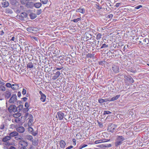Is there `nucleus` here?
<instances>
[{"label": "nucleus", "instance_id": "nucleus-5", "mask_svg": "<svg viewBox=\"0 0 149 149\" xmlns=\"http://www.w3.org/2000/svg\"><path fill=\"white\" fill-rule=\"evenodd\" d=\"M8 109L10 112L13 111L15 112L18 111L17 107L15 105L10 106L8 108Z\"/></svg>", "mask_w": 149, "mask_h": 149}, {"label": "nucleus", "instance_id": "nucleus-57", "mask_svg": "<svg viewBox=\"0 0 149 149\" xmlns=\"http://www.w3.org/2000/svg\"><path fill=\"white\" fill-rule=\"evenodd\" d=\"M128 45H125L123 47V50L124 51H125V50L127 49V48L128 47Z\"/></svg>", "mask_w": 149, "mask_h": 149}, {"label": "nucleus", "instance_id": "nucleus-2", "mask_svg": "<svg viewBox=\"0 0 149 149\" xmlns=\"http://www.w3.org/2000/svg\"><path fill=\"white\" fill-rule=\"evenodd\" d=\"M117 127V125L114 124L112 123L108 125L107 130L109 132H114L115 130V129Z\"/></svg>", "mask_w": 149, "mask_h": 149}, {"label": "nucleus", "instance_id": "nucleus-35", "mask_svg": "<svg viewBox=\"0 0 149 149\" xmlns=\"http://www.w3.org/2000/svg\"><path fill=\"white\" fill-rule=\"evenodd\" d=\"M143 42H144V44L146 45L148 44L149 42V39L148 38H146L143 40Z\"/></svg>", "mask_w": 149, "mask_h": 149}, {"label": "nucleus", "instance_id": "nucleus-52", "mask_svg": "<svg viewBox=\"0 0 149 149\" xmlns=\"http://www.w3.org/2000/svg\"><path fill=\"white\" fill-rule=\"evenodd\" d=\"M28 130L30 132H31V133L33 131V130L32 127H29L28 128Z\"/></svg>", "mask_w": 149, "mask_h": 149}, {"label": "nucleus", "instance_id": "nucleus-64", "mask_svg": "<svg viewBox=\"0 0 149 149\" xmlns=\"http://www.w3.org/2000/svg\"><path fill=\"white\" fill-rule=\"evenodd\" d=\"M73 148V146H70L67 148L65 149H70Z\"/></svg>", "mask_w": 149, "mask_h": 149}, {"label": "nucleus", "instance_id": "nucleus-37", "mask_svg": "<svg viewBox=\"0 0 149 149\" xmlns=\"http://www.w3.org/2000/svg\"><path fill=\"white\" fill-rule=\"evenodd\" d=\"M108 47V45L107 44H103L101 46L100 48L102 49L103 48H106Z\"/></svg>", "mask_w": 149, "mask_h": 149}, {"label": "nucleus", "instance_id": "nucleus-61", "mask_svg": "<svg viewBox=\"0 0 149 149\" xmlns=\"http://www.w3.org/2000/svg\"><path fill=\"white\" fill-rule=\"evenodd\" d=\"M63 68H55L54 69V71L57 70H60Z\"/></svg>", "mask_w": 149, "mask_h": 149}, {"label": "nucleus", "instance_id": "nucleus-8", "mask_svg": "<svg viewBox=\"0 0 149 149\" xmlns=\"http://www.w3.org/2000/svg\"><path fill=\"white\" fill-rule=\"evenodd\" d=\"M29 117L28 118V119H29V121L28 122V125L29 126H31L33 122V117L32 115L29 114Z\"/></svg>", "mask_w": 149, "mask_h": 149}, {"label": "nucleus", "instance_id": "nucleus-13", "mask_svg": "<svg viewBox=\"0 0 149 149\" xmlns=\"http://www.w3.org/2000/svg\"><path fill=\"white\" fill-rule=\"evenodd\" d=\"M2 6L3 8L7 7L9 6V3L6 1H3L2 3Z\"/></svg>", "mask_w": 149, "mask_h": 149}, {"label": "nucleus", "instance_id": "nucleus-25", "mask_svg": "<svg viewBox=\"0 0 149 149\" xmlns=\"http://www.w3.org/2000/svg\"><path fill=\"white\" fill-rule=\"evenodd\" d=\"M120 96V95H117L110 99V101H114L117 100Z\"/></svg>", "mask_w": 149, "mask_h": 149}, {"label": "nucleus", "instance_id": "nucleus-10", "mask_svg": "<svg viewBox=\"0 0 149 149\" xmlns=\"http://www.w3.org/2000/svg\"><path fill=\"white\" fill-rule=\"evenodd\" d=\"M26 6L27 8H32L34 6V3L32 2H28L26 4Z\"/></svg>", "mask_w": 149, "mask_h": 149}, {"label": "nucleus", "instance_id": "nucleus-11", "mask_svg": "<svg viewBox=\"0 0 149 149\" xmlns=\"http://www.w3.org/2000/svg\"><path fill=\"white\" fill-rule=\"evenodd\" d=\"M54 74L55 75L53 76L52 79L54 80L57 79L59 77L61 74L59 71H57L56 73H54Z\"/></svg>", "mask_w": 149, "mask_h": 149}, {"label": "nucleus", "instance_id": "nucleus-48", "mask_svg": "<svg viewBox=\"0 0 149 149\" xmlns=\"http://www.w3.org/2000/svg\"><path fill=\"white\" fill-rule=\"evenodd\" d=\"M81 20V18H78L77 19H75L73 20V21L74 22H77L78 21Z\"/></svg>", "mask_w": 149, "mask_h": 149}, {"label": "nucleus", "instance_id": "nucleus-41", "mask_svg": "<svg viewBox=\"0 0 149 149\" xmlns=\"http://www.w3.org/2000/svg\"><path fill=\"white\" fill-rule=\"evenodd\" d=\"M111 113L109 111H104L103 113V115H105L106 114H109L110 113Z\"/></svg>", "mask_w": 149, "mask_h": 149}, {"label": "nucleus", "instance_id": "nucleus-45", "mask_svg": "<svg viewBox=\"0 0 149 149\" xmlns=\"http://www.w3.org/2000/svg\"><path fill=\"white\" fill-rule=\"evenodd\" d=\"M98 101L100 103H102L103 102H104V99L102 98L99 99Z\"/></svg>", "mask_w": 149, "mask_h": 149}, {"label": "nucleus", "instance_id": "nucleus-24", "mask_svg": "<svg viewBox=\"0 0 149 149\" xmlns=\"http://www.w3.org/2000/svg\"><path fill=\"white\" fill-rule=\"evenodd\" d=\"M42 4L40 2L36 3H34V6L37 8H39L41 6Z\"/></svg>", "mask_w": 149, "mask_h": 149}, {"label": "nucleus", "instance_id": "nucleus-32", "mask_svg": "<svg viewBox=\"0 0 149 149\" xmlns=\"http://www.w3.org/2000/svg\"><path fill=\"white\" fill-rule=\"evenodd\" d=\"M102 35L100 33H98L97 34L96 36V38L97 40H99L102 37Z\"/></svg>", "mask_w": 149, "mask_h": 149}, {"label": "nucleus", "instance_id": "nucleus-15", "mask_svg": "<svg viewBox=\"0 0 149 149\" xmlns=\"http://www.w3.org/2000/svg\"><path fill=\"white\" fill-rule=\"evenodd\" d=\"M85 36L86 37L87 40H91L92 38V35L88 32H86L85 33Z\"/></svg>", "mask_w": 149, "mask_h": 149}, {"label": "nucleus", "instance_id": "nucleus-40", "mask_svg": "<svg viewBox=\"0 0 149 149\" xmlns=\"http://www.w3.org/2000/svg\"><path fill=\"white\" fill-rule=\"evenodd\" d=\"M42 12V10L41 9H40L36 11V14L37 15H39Z\"/></svg>", "mask_w": 149, "mask_h": 149}, {"label": "nucleus", "instance_id": "nucleus-28", "mask_svg": "<svg viewBox=\"0 0 149 149\" xmlns=\"http://www.w3.org/2000/svg\"><path fill=\"white\" fill-rule=\"evenodd\" d=\"M23 108V105H19L17 107V110L18 112H20L22 110Z\"/></svg>", "mask_w": 149, "mask_h": 149}, {"label": "nucleus", "instance_id": "nucleus-12", "mask_svg": "<svg viewBox=\"0 0 149 149\" xmlns=\"http://www.w3.org/2000/svg\"><path fill=\"white\" fill-rule=\"evenodd\" d=\"M19 87V84H13L12 85L11 88L13 90H15L18 89Z\"/></svg>", "mask_w": 149, "mask_h": 149}, {"label": "nucleus", "instance_id": "nucleus-7", "mask_svg": "<svg viewBox=\"0 0 149 149\" xmlns=\"http://www.w3.org/2000/svg\"><path fill=\"white\" fill-rule=\"evenodd\" d=\"M39 94L41 96V97L40 98V100L42 102H45L46 99V96L41 91H39Z\"/></svg>", "mask_w": 149, "mask_h": 149}, {"label": "nucleus", "instance_id": "nucleus-31", "mask_svg": "<svg viewBox=\"0 0 149 149\" xmlns=\"http://www.w3.org/2000/svg\"><path fill=\"white\" fill-rule=\"evenodd\" d=\"M6 90V88L3 85L0 86V91H4Z\"/></svg>", "mask_w": 149, "mask_h": 149}, {"label": "nucleus", "instance_id": "nucleus-46", "mask_svg": "<svg viewBox=\"0 0 149 149\" xmlns=\"http://www.w3.org/2000/svg\"><path fill=\"white\" fill-rule=\"evenodd\" d=\"M10 40L13 41L15 42H17V40L16 38H15V37L13 36L12 38Z\"/></svg>", "mask_w": 149, "mask_h": 149}, {"label": "nucleus", "instance_id": "nucleus-55", "mask_svg": "<svg viewBox=\"0 0 149 149\" xmlns=\"http://www.w3.org/2000/svg\"><path fill=\"white\" fill-rule=\"evenodd\" d=\"M25 107L26 108H28L29 107V104L28 103L26 102L25 104Z\"/></svg>", "mask_w": 149, "mask_h": 149}, {"label": "nucleus", "instance_id": "nucleus-9", "mask_svg": "<svg viewBox=\"0 0 149 149\" xmlns=\"http://www.w3.org/2000/svg\"><path fill=\"white\" fill-rule=\"evenodd\" d=\"M16 130L19 133H22L24 131L25 129L23 126H20L17 128Z\"/></svg>", "mask_w": 149, "mask_h": 149}, {"label": "nucleus", "instance_id": "nucleus-21", "mask_svg": "<svg viewBox=\"0 0 149 149\" xmlns=\"http://www.w3.org/2000/svg\"><path fill=\"white\" fill-rule=\"evenodd\" d=\"M25 138L30 141H32L33 139V136L30 135H27L25 136Z\"/></svg>", "mask_w": 149, "mask_h": 149}, {"label": "nucleus", "instance_id": "nucleus-51", "mask_svg": "<svg viewBox=\"0 0 149 149\" xmlns=\"http://www.w3.org/2000/svg\"><path fill=\"white\" fill-rule=\"evenodd\" d=\"M110 141V139H101L102 143L108 142V141Z\"/></svg>", "mask_w": 149, "mask_h": 149}, {"label": "nucleus", "instance_id": "nucleus-43", "mask_svg": "<svg viewBox=\"0 0 149 149\" xmlns=\"http://www.w3.org/2000/svg\"><path fill=\"white\" fill-rule=\"evenodd\" d=\"M31 134L33 136H36L38 134V132L37 131L36 132H33V131L31 133Z\"/></svg>", "mask_w": 149, "mask_h": 149}, {"label": "nucleus", "instance_id": "nucleus-27", "mask_svg": "<svg viewBox=\"0 0 149 149\" xmlns=\"http://www.w3.org/2000/svg\"><path fill=\"white\" fill-rule=\"evenodd\" d=\"M127 79L128 81L131 83H133L134 82V80L133 79L131 76L128 77Z\"/></svg>", "mask_w": 149, "mask_h": 149}, {"label": "nucleus", "instance_id": "nucleus-17", "mask_svg": "<svg viewBox=\"0 0 149 149\" xmlns=\"http://www.w3.org/2000/svg\"><path fill=\"white\" fill-rule=\"evenodd\" d=\"M18 135V133L16 131H13L10 133L9 134L10 137H13L15 136H17Z\"/></svg>", "mask_w": 149, "mask_h": 149}, {"label": "nucleus", "instance_id": "nucleus-63", "mask_svg": "<svg viewBox=\"0 0 149 149\" xmlns=\"http://www.w3.org/2000/svg\"><path fill=\"white\" fill-rule=\"evenodd\" d=\"M21 93L20 91H19L17 93V96L19 97H20L21 96Z\"/></svg>", "mask_w": 149, "mask_h": 149}, {"label": "nucleus", "instance_id": "nucleus-58", "mask_svg": "<svg viewBox=\"0 0 149 149\" xmlns=\"http://www.w3.org/2000/svg\"><path fill=\"white\" fill-rule=\"evenodd\" d=\"M4 125L3 124H1L0 126V129L3 130L4 128Z\"/></svg>", "mask_w": 149, "mask_h": 149}, {"label": "nucleus", "instance_id": "nucleus-38", "mask_svg": "<svg viewBox=\"0 0 149 149\" xmlns=\"http://www.w3.org/2000/svg\"><path fill=\"white\" fill-rule=\"evenodd\" d=\"M104 148L111 147V145L110 144H104Z\"/></svg>", "mask_w": 149, "mask_h": 149}, {"label": "nucleus", "instance_id": "nucleus-33", "mask_svg": "<svg viewBox=\"0 0 149 149\" xmlns=\"http://www.w3.org/2000/svg\"><path fill=\"white\" fill-rule=\"evenodd\" d=\"M129 70L131 72L133 73H135L136 71V70L135 69L131 67L130 68V69H129Z\"/></svg>", "mask_w": 149, "mask_h": 149}, {"label": "nucleus", "instance_id": "nucleus-1", "mask_svg": "<svg viewBox=\"0 0 149 149\" xmlns=\"http://www.w3.org/2000/svg\"><path fill=\"white\" fill-rule=\"evenodd\" d=\"M125 140V139L123 136H118L115 143V146L117 147L118 146L121 145L122 143V142Z\"/></svg>", "mask_w": 149, "mask_h": 149}, {"label": "nucleus", "instance_id": "nucleus-53", "mask_svg": "<svg viewBox=\"0 0 149 149\" xmlns=\"http://www.w3.org/2000/svg\"><path fill=\"white\" fill-rule=\"evenodd\" d=\"M142 7V6L141 5H138L135 7L134 8L136 9H139L141 8Z\"/></svg>", "mask_w": 149, "mask_h": 149}, {"label": "nucleus", "instance_id": "nucleus-62", "mask_svg": "<svg viewBox=\"0 0 149 149\" xmlns=\"http://www.w3.org/2000/svg\"><path fill=\"white\" fill-rule=\"evenodd\" d=\"M104 144H102V145H99L98 146L100 147V148H104Z\"/></svg>", "mask_w": 149, "mask_h": 149}, {"label": "nucleus", "instance_id": "nucleus-39", "mask_svg": "<svg viewBox=\"0 0 149 149\" xmlns=\"http://www.w3.org/2000/svg\"><path fill=\"white\" fill-rule=\"evenodd\" d=\"M21 115V114L20 113H15L13 115V116L15 117H18L20 116Z\"/></svg>", "mask_w": 149, "mask_h": 149}, {"label": "nucleus", "instance_id": "nucleus-26", "mask_svg": "<svg viewBox=\"0 0 149 149\" xmlns=\"http://www.w3.org/2000/svg\"><path fill=\"white\" fill-rule=\"evenodd\" d=\"M10 3L13 5H16L17 2L16 0H10Z\"/></svg>", "mask_w": 149, "mask_h": 149}, {"label": "nucleus", "instance_id": "nucleus-3", "mask_svg": "<svg viewBox=\"0 0 149 149\" xmlns=\"http://www.w3.org/2000/svg\"><path fill=\"white\" fill-rule=\"evenodd\" d=\"M17 96L16 95L13 94L10 98L9 102L10 103H14L17 102Z\"/></svg>", "mask_w": 149, "mask_h": 149}, {"label": "nucleus", "instance_id": "nucleus-47", "mask_svg": "<svg viewBox=\"0 0 149 149\" xmlns=\"http://www.w3.org/2000/svg\"><path fill=\"white\" fill-rule=\"evenodd\" d=\"M40 1L43 4H46L47 2V0H40Z\"/></svg>", "mask_w": 149, "mask_h": 149}, {"label": "nucleus", "instance_id": "nucleus-44", "mask_svg": "<svg viewBox=\"0 0 149 149\" xmlns=\"http://www.w3.org/2000/svg\"><path fill=\"white\" fill-rule=\"evenodd\" d=\"M29 110V109L28 108H24L22 109V111L23 112L25 113L26 112L28 111Z\"/></svg>", "mask_w": 149, "mask_h": 149}, {"label": "nucleus", "instance_id": "nucleus-14", "mask_svg": "<svg viewBox=\"0 0 149 149\" xmlns=\"http://www.w3.org/2000/svg\"><path fill=\"white\" fill-rule=\"evenodd\" d=\"M112 70L115 73H118L119 72L118 67L115 65H113L112 67Z\"/></svg>", "mask_w": 149, "mask_h": 149}, {"label": "nucleus", "instance_id": "nucleus-6", "mask_svg": "<svg viewBox=\"0 0 149 149\" xmlns=\"http://www.w3.org/2000/svg\"><path fill=\"white\" fill-rule=\"evenodd\" d=\"M58 119L60 120H62L65 116L64 114L61 111H59L57 113Z\"/></svg>", "mask_w": 149, "mask_h": 149}, {"label": "nucleus", "instance_id": "nucleus-36", "mask_svg": "<svg viewBox=\"0 0 149 149\" xmlns=\"http://www.w3.org/2000/svg\"><path fill=\"white\" fill-rule=\"evenodd\" d=\"M21 15L23 17L26 18L27 17V14L25 13H21Z\"/></svg>", "mask_w": 149, "mask_h": 149}, {"label": "nucleus", "instance_id": "nucleus-30", "mask_svg": "<svg viewBox=\"0 0 149 149\" xmlns=\"http://www.w3.org/2000/svg\"><path fill=\"white\" fill-rule=\"evenodd\" d=\"M27 67L29 68H33V63L31 62L28 63L27 65Z\"/></svg>", "mask_w": 149, "mask_h": 149}, {"label": "nucleus", "instance_id": "nucleus-20", "mask_svg": "<svg viewBox=\"0 0 149 149\" xmlns=\"http://www.w3.org/2000/svg\"><path fill=\"white\" fill-rule=\"evenodd\" d=\"M85 10L84 8H79L77 9L76 10L77 12H80L82 14H84L85 13Z\"/></svg>", "mask_w": 149, "mask_h": 149}, {"label": "nucleus", "instance_id": "nucleus-56", "mask_svg": "<svg viewBox=\"0 0 149 149\" xmlns=\"http://www.w3.org/2000/svg\"><path fill=\"white\" fill-rule=\"evenodd\" d=\"M95 144H98L102 143L101 140H96L95 141Z\"/></svg>", "mask_w": 149, "mask_h": 149}, {"label": "nucleus", "instance_id": "nucleus-4", "mask_svg": "<svg viewBox=\"0 0 149 149\" xmlns=\"http://www.w3.org/2000/svg\"><path fill=\"white\" fill-rule=\"evenodd\" d=\"M19 143L22 146L20 149H27L26 147L28 146L27 142L22 141L19 142Z\"/></svg>", "mask_w": 149, "mask_h": 149}, {"label": "nucleus", "instance_id": "nucleus-60", "mask_svg": "<svg viewBox=\"0 0 149 149\" xmlns=\"http://www.w3.org/2000/svg\"><path fill=\"white\" fill-rule=\"evenodd\" d=\"M113 17V15L112 14H110L109 15H108L107 18L111 19Z\"/></svg>", "mask_w": 149, "mask_h": 149}, {"label": "nucleus", "instance_id": "nucleus-59", "mask_svg": "<svg viewBox=\"0 0 149 149\" xmlns=\"http://www.w3.org/2000/svg\"><path fill=\"white\" fill-rule=\"evenodd\" d=\"M26 93V90L25 89L23 88L22 91V94L23 95H25Z\"/></svg>", "mask_w": 149, "mask_h": 149}, {"label": "nucleus", "instance_id": "nucleus-42", "mask_svg": "<svg viewBox=\"0 0 149 149\" xmlns=\"http://www.w3.org/2000/svg\"><path fill=\"white\" fill-rule=\"evenodd\" d=\"M94 54H91L90 53H88V54L87 56L88 58H91L92 57H93V56H94Z\"/></svg>", "mask_w": 149, "mask_h": 149}, {"label": "nucleus", "instance_id": "nucleus-50", "mask_svg": "<svg viewBox=\"0 0 149 149\" xmlns=\"http://www.w3.org/2000/svg\"><path fill=\"white\" fill-rule=\"evenodd\" d=\"M5 142H6V143H5V145L6 146H9V145H12V143L9 142V141H7Z\"/></svg>", "mask_w": 149, "mask_h": 149}, {"label": "nucleus", "instance_id": "nucleus-16", "mask_svg": "<svg viewBox=\"0 0 149 149\" xmlns=\"http://www.w3.org/2000/svg\"><path fill=\"white\" fill-rule=\"evenodd\" d=\"M60 147L61 148H65L66 144L64 141L61 140L59 142Z\"/></svg>", "mask_w": 149, "mask_h": 149}, {"label": "nucleus", "instance_id": "nucleus-54", "mask_svg": "<svg viewBox=\"0 0 149 149\" xmlns=\"http://www.w3.org/2000/svg\"><path fill=\"white\" fill-rule=\"evenodd\" d=\"M87 146V145L86 144H83L82 145H81L80 148H79V149H81L82 148H83L86 146Z\"/></svg>", "mask_w": 149, "mask_h": 149}, {"label": "nucleus", "instance_id": "nucleus-18", "mask_svg": "<svg viewBox=\"0 0 149 149\" xmlns=\"http://www.w3.org/2000/svg\"><path fill=\"white\" fill-rule=\"evenodd\" d=\"M11 95L10 92L9 91H6L5 93V98L8 99L10 97Z\"/></svg>", "mask_w": 149, "mask_h": 149}, {"label": "nucleus", "instance_id": "nucleus-22", "mask_svg": "<svg viewBox=\"0 0 149 149\" xmlns=\"http://www.w3.org/2000/svg\"><path fill=\"white\" fill-rule=\"evenodd\" d=\"M11 138L10 136H6L3 138L2 139V141L3 142H6L10 139Z\"/></svg>", "mask_w": 149, "mask_h": 149}, {"label": "nucleus", "instance_id": "nucleus-19", "mask_svg": "<svg viewBox=\"0 0 149 149\" xmlns=\"http://www.w3.org/2000/svg\"><path fill=\"white\" fill-rule=\"evenodd\" d=\"M29 15L30 18L32 19H34L37 17V15L33 13H31Z\"/></svg>", "mask_w": 149, "mask_h": 149}, {"label": "nucleus", "instance_id": "nucleus-23", "mask_svg": "<svg viewBox=\"0 0 149 149\" xmlns=\"http://www.w3.org/2000/svg\"><path fill=\"white\" fill-rule=\"evenodd\" d=\"M31 141L32 142L33 145L35 146L37 145L38 144V140L37 139H32V141Z\"/></svg>", "mask_w": 149, "mask_h": 149}, {"label": "nucleus", "instance_id": "nucleus-34", "mask_svg": "<svg viewBox=\"0 0 149 149\" xmlns=\"http://www.w3.org/2000/svg\"><path fill=\"white\" fill-rule=\"evenodd\" d=\"M29 0H21V2L22 4H26Z\"/></svg>", "mask_w": 149, "mask_h": 149}, {"label": "nucleus", "instance_id": "nucleus-49", "mask_svg": "<svg viewBox=\"0 0 149 149\" xmlns=\"http://www.w3.org/2000/svg\"><path fill=\"white\" fill-rule=\"evenodd\" d=\"M12 85L10 83H7L6 84V86L8 88H11Z\"/></svg>", "mask_w": 149, "mask_h": 149}, {"label": "nucleus", "instance_id": "nucleus-29", "mask_svg": "<svg viewBox=\"0 0 149 149\" xmlns=\"http://www.w3.org/2000/svg\"><path fill=\"white\" fill-rule=\"evenodd\" d=\"M6 12L7 13H8L10 14H12L13 13V11L10 8H7L6 9Z\"/></svg>", "mask_w": 149, "mask_h": 149}]
</instances>
